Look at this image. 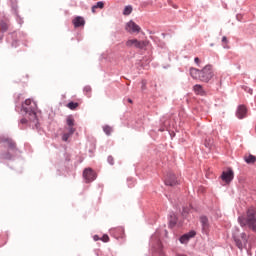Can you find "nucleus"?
<instances>
[{"label": "nucleus", "mask_w": 256, "mask_h": 256, "mask_svg": "<svg viewBox=\"0 0 256 256\" xmlns=\"http://www.w3.org/2000/svg\"><path fill=\"white\" fill-rule=\"evenodd\" d=\"M125 29L128 33H139L141 31V27L137 25V23H135L133 20L126 24Z\"/></svg>", "instance_id": "8"}, {"label": "nucleus", "mask_w": 256, "mask_h": 256, "mask_svg": "<svg viewBox=\"0 0 256 256\" xmlns=\"http://www.w3.org/2000/svg\"><path fill=\"white\" fill-rule=\"evenodd\" d=\"M126 47H135L136 49H145L147 42L139 41L137 39H130L126 42Z\"/></svg>", "instance_id": "7"}, {"label": "nucleus", "mask_w": 256, "mask_h": 256, "mask_svg": "<svg viewBox=\"0 0 256 256\" xmlns=\"http://www.w3.org/2000/svg\"><path fill=\"white\" fill-rule=\"evenodd\" d=\"M238 223L241 227H249L251 231L256 233V211L254 208L247 210L246 216L238 217Z\"/></svg>", "instance_id": "2"}, {"label": "nucleus", "mask_w": 256, "mask_h": 256, "mask_svg": "<svg viewBox=\"0 0 256 256\" xmlns=\"http://www.w3.org/2000/svg\"><path fill=\"white\" fill-rule=\"evenodd\" d=\"M91 91H92L91 86H85L84 87V93L86 95H88V97H91Z\"/></svg>", "instance_id": "23"}, {"label": "nucleus", "mask_w": 256, "mask_h": 256, "mask_svg": "<svg viewBox=\"0 0 256 256\" xmlns=\"http://www.w3.org/2000/svg\"><path fill=\"white\" fill-rule=\"evenodd\" d=\"M105 7V2L99 1L96 5L92 6V13H96V9H103Z\"/></svg>", "instance_id": "18"}, {"label": "nucleus", "mask_w": 256, "mask_h": 256, "mask_svg": "<svg viewBox=\"0 0 256 256\" xmlns=\"http://www.w3.org/2000/svg\"><path fill=\"white\" fill-rule=\"evenodd\" d=\"M226 42H227V37L224 36V37L222 38V43H226Z\"/></svg>", "instance_id": "29"}, {"label": "nucleus", "mask_w": 256, "mask_h": 256, "mask_svg": "<svg viewBox=\"0 0 256 256\" xmlns=\"http://www.w3.org/2000/svg\"><path fill=\"white\" fill-rule=\"evenodd\" d=\"M118 231H122L123 232V228H118Z\"/></svg>", "instance_id": "32"}, {"label": "nucleus", "mask_w": 256, "mask_h": 256, "mask_svg": "<svg viewBox=\"0 0 256 256\" xmlns=\"http://www.w3.org/2000/svg\"><path fill=\"white\" fill-rule=\"evenodd\" d=\"M66 107H68V109H71V111H75V109H77V107H79V103L77 102H69Z\"/></svg>", "instance_id": "19"}, {"label": "nucleus", "mask_w": 256, "mask_h": 256, "mask_svg": "<svg viewBox=\"0 0 256 256\" xmlns=\"http://www.w3.org/2000/svg\"><path fill=\"white\" fill-rule=\"evenodd\" d=\"M95 241H97V236H95Z\"/></svg>", "instance_id": "34"}, {"label": "nucleus", "mask_w": 256, "mask_h": 256, "mask_svg": "<svg viewBox=\"0 0 256 256\" xmlns=\"http://www.w3.org/2000/svg\"><path fill=\"white\" fill-rule=\"evenodd\" d=\"M72 23L74 27L77 29L78 27H84L85 26V18L81 16H77L72 20Z\"/></svg>", "instance_id": "12"}, {"label": "nucleus", "mask_w": 256, "mask_h": 256, "mask_svg": "<svg viewBox=\"0 0 256 256\" xmlns=\"http://www.w3.org/2000/svg\"><path fill=\"white\" fill-rule=\"evenodd\" d=\"M103 131L107 135H111V133H113V128L109 125H105V126H103Z\"/></svg>", "instance_id": "20"}, {"label": "nucleus", "mask_w": 256, "mask_h": 256, "mask_svg": "<svg viewBox=\"0 0 256 256\" xmlns=\"http://www.w3.org/2000/svg\"><path fill=\"white\" fill-rule=\"evenodd\" d=\"M177 176L173 173H168L165 179V185H169L170 187H175L177 185Z\"/></svg>", "instance_id": "9"}, {"label": "nucleus", "mask_w": 256, "mask_h": 256, "mask_svg": "<svg viewBox=\"0 0 256 256\" xmlns=\"http://www.w3.org/2000/svg\"><path fill=\"white\" fill-rule=\"evenodd\" d=\"M190 75L193 79H198L203 83H209L211 78L214 77L213 66L208 64L204 66L201 70L197 68H190Z\"/></svg>", "instance_id": "1"}, {"label": "nucleus", "mask_w": 256, "mask_h": 256, "mask_svg": "<svg viewBox=\"0 0 256 256\" xmlns=\"http://www.w3.org/2000/svg\"><path fill=\"white\" fill-rule=\"evenodd\" d=\"M133 13V7L132 6H126L123 11V15H131Z\"/></svg>", "instance_id": "21"}, {"label": "nucleus", "mask_w": 256, "mask_h": 256, "mask_svg": "<svg viewBox=\"0 0 256 256\" xmlns=\"http://www.w3.org/2000/svg\"><path fill=\"white\" fill-rule=\"evenodd\" d=\"M0 143L2 144V147L8 149V153L2 154V159H11L13 153L17 151V144L15 141L7 136H2L0 137Z\"/></svg>", "instance_id": "3"}, {"label": "nucleus", "mask_w": 256, "mask_h": 256, "mask_svg": "<svg viewBox=\"0 0 256 256\" xmlns=\"http://www.w3.org/2000/svg\"><path fill=\"white\" fill-rule=\"evenodd\" d=\"M244 161L248 165H255V163H256V156H253L252 154L246 155V156H244Z\"/></svg>", "instance_id": "16"}, {"label": "nucleus", "mask_w": 256, "mask_h": 256, "mask_svg": "<svg viewBox=\"0 0 256 256\" xmlns=\"http://www.w3.org/2000/svg\"><path fill=\"white\" fill-rule=\"evenodd\" d=\"M22 109L25 111L26 115H29V120L32 121V123H37V104H35V102L31 99H26L22 105Z\"/></svg>", "instance_id": "4"}, {"label": "nucleus", "mask_w": 256, "mask_h": 256, "mask_svg": "<svg viewBox=\"0 0 256 256\" xmlns=\"http://www.w3.org/2000/svg\"><path fill=\"white\" fill-rule=\"evenodd\" d=\"M236 245H237L238 249H243V244H241L239 242V240H236Z\"/></svg>", "instance_id": "27"}, {"label": "nucleus", "mask_w": 256, "mask_h": 256, "mask_svg": "<svg viewBox=\"0 0 256 256\" xmlns=\"http://www.w3.org/2000/svg\"><path fill=\"white\" fill-rule=\"evenodd\" d=\"M193 91L194 93H196V95H200L201 97L206 95L205 90L203 89V86L201 84L194 85Z\"/></svg>", "instance_id": "15"}, {"label": "nucleus", "mask_w": 256, "mask_h": 256, "mask_svg": "<svg viewBox=\"0 0 256 256\" xmlns=\"http://www.w3.org/2000/svg\"><path fill=\"white\" fill-rule=\"evenodd\" d=\"M128 103H133V100H132V99H129V100H128Z\"/></svg>", "instance_id": "31"}, {"label": "nucleus", "mask_w": 256, "mask_h": 256, "mask_svg": "<svg viewBox=\"0 0 256 256\" xmlns=\"http://www.w3.org/2000/svg\"><path fill=\"white\" fill-rule=\"evenodd\" d=\"M101 241H103L104 243H109V235L104 234L101 238Z\"/></svg>", "instance_id": "24"}, {"label": "nucleus", "mask_w": 256, "mask_h": 256, "mask_svg": "<svg viewBox=\"0 0 256 256\" xmlns=\"http://www.w3.org/2000/svg\"><path fill=\"white\" fill-rule=\"evenodd\" d=\"M9 29V25L5 22L0 23V30L1 31H7Z\"/></svg>", "instance_id": "22"}, {"label": "nucleus", "mask_w": 256, "mask_h": 256, "mask_svg": "<svg viewBox=\"0 0 256 256\" xmlns=\"http://www.w3.org/2000/svg\"><path fill=\"white\" fill-rule=\"evenodd\" d=\"M234 173L231 169H228L227 171H224L221 175L222 181H225V183H231L233 181Z\"/></svg>", "instance_id": "10"}, {"label": "nucleus", "mask_w": 256, "mask_h": 256, "mask_svg": "<svg viewBox=\"0 0 256 256\" xmlns=\"http://www.w3.org/2000/svg\"><path fill=\"white\" fill-rule=\"evenodd\" d=\"M75 131V119H73V116H68L66 119V127L64 128V133L62 134V141H69V137H71Z\"/></svg>", "instance_id": "5"}, {"label": "nucleus", "mask_w": 256, "mask_h": 256, "mask_svg": "<svg viewBox=\"0 0 256 256\" xmlns=\"http://www.w3.org/2000/svg\"><path fill=\"white\" fill-rule=\"evenodd\" d=\"M194 62L196 63V65H198V67H199V65H201V60L199 59V57H196L194 59Z\"/></svg>", "instance_id": "26"}, {"label": "nucleus", "mask_w": 256, "mask_h": 256, "mask_svg": "<svg viewBox=\"0 0 256 256\" xmlns=\"http://www.w3.org/2000/svg\"><path fill=\"white\" fill-rule=\"evenodd\" d=\"M169 225L170 227H175L177 225V214L172 213L170 215Z\"/></svg>", "instance_id": "17"}, {"label": "nucleus", "mask_w": 256, "mask_h": 256, "mask_svg": "<svg viewBox=\"0 0 256 256\" xmlns=\"http://www.w3.org/2000/svg\"><path fill=\"white\" fill-rule=\"evenodd\" d=\"M83 177L86 183H91L97 179V173H95V171H93L91 168H86L83 171Z\"/></svg>", "instance_id": "6"}, {"label": "nucleus", "mask_w": 256, "mask_h": 256, "mask_svg": "<svg viewBox=\"0 0 256 256\" xmlns=\"http://www.w3.org/2000/svg\"><path fill=\"white\" fill-rule=\"evenodd\" d=\"M238 119H243L245 115H247V108L243 105H240L238 107L237 113H236Z\"/></svg>", "instance_id": "14"}, {"label": "nucleus", "mask_w": 256, "mask_h": 256, "mask_svg": "<svg viewBox=\"0 0 256 256\" xmlns=\"http://www.w3.org/2000/svg\"><path fill=\"white\" fill-rule=\"evenodd\" d=\"M20 123H22V125H25L27 123V118H22L20 120Z\"/></svg>", "instance_id": "28"}, {"label": "nucleus", "mask_w": 256, "mask_h": 256, "mask_svg": "<svg viewBox=\"0 0 256 256\" xmlns=\"http://www.w3.org/2000/svg\"><path fill=\"white\" fill-rule=\"evenodd\" d=\"M195 235H197V232H195V230H191L190 232L181 236L180 243H182V244L189 243V239H193V237H195Z\"/></svg>", "instance_id": "11"}, {"label": "nucleus", "mask_w": 256, "mask_h": 256, "mask_svg": "<svg viewBox=\"0 0 256 256\" xmlns=\"http://www.w3.org/2000/svg\"><path fill=\"white\" fill-rule=\"evenodd\" d=\"M107 161L110 165H115V159L113 158V156H109Z\"/></svg>", "instance_id": "25"}, {"label": "nucleus", "mask_w": 256, "mask_h": 256, "mask_svg": "<svg viewBox=\"0 0 256 256\" xmlns=\"http://www.w3.org/2000/svg\"><path fill=\"white\" fill-rule=\"evenodd\" d=\"M200 223L202 225V231L204 233H207V231H209V218H207L206 216H201Z\"/></svg>", "instance_id": "13"}, {"label": "nucleus", "mask_w": 256, "mask_h": 256, "mask_svg": "<svg viewBox=\"0 0 256 256\" xmlns=\"http://www.w3.org/2000/svg\"><path fill=\"white\" fill-rule=\"evenodd\" d=\"M95 241H97V236H95Z\"/></svg>", "instance_id": "35"}, {"label": "nucleus", "mask_w": 256, "mask_h": 256, "mask_svg": "<svg viewBox=\"0 0 256 256\" xmlns=\"http://www.w3.org/2000/svg\"><path fill=\"white\" fill-rule=\"evenodd\" d=\"M242 237H245V233L242 234Z\"/></svg>", "instance_id": "33"}, {"label": "nucleus", "mask_w": 256, "mask_h": 256, "mask_svg": "<svg viewBox=\"0 0 256 256\" xmlns=\"http://www.w3.org/2000/svg\"><path fill=\"white\" fill-rule=\"evenodd\" d=\"M185 213H187V208L183 209L182 215H185Z\"/></svg>", "instance_id": "30"}]
</instances>
